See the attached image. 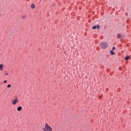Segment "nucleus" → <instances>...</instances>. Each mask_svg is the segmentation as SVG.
Here are the masks:
<instances>
[{
	"instance_id": "1",
	"label": "nucleus",
	"mask_w": 131,
	"mask_h": 131,
	"mask_svg": "<svg viewBox=\"0 0 131 131\" xmlns=\"http://www.w3.org/2000/svg\"><path fill=\"white\" fill-rule=\"evenodd\" d=\"M100 47L101 49L105 50L108 47V45L106 42H102L100 44Z\"/></svg>"
},
{
	"instance_id": "2",
	"label": "nucleus",
	"mask_w": 131,
	"mask_h": 131,
	"mask_svg": "<svg viewBox=\"0 0 131 131\" xmlns=\"http://www.w3.org/2000/svg\"><path fill=\"white\" fill-rule=\"evenodd\" d=\"M45 128L48 131H53L52 127H51V126H50L47 123L45 124Z\"/></svg>"
},
{
	"instance_id": "3",
	"label": "nucleus",
	"mask_w": 131,
	"mask_h": 131,
	"mask_svg": "<svg viewBox=\"0 0 131 131\" xmlns=\"http://www.w3.org/2000/svg\"><path fill=\"white\" fill-rule=\"evenodd\" d=\"M17 98H15V100H14L13 101H12V104L13 105H16V104H17Z\"/></svg>"
},
{
	"instance_id": "4",
	"label": "nucleus",
	"mask_w": 131,
	"mask_h": 131,
	"mask_svg": "<svg viewBox=\"0 0 131 131\" xmlns=\"http://www.w3.org/2000/svg\"><path fill=\"white\" fill-rule=\"evenodd\" d=\"M0 70L3 71L4 70V64H0Z\"/></svg>"
},
{
	"instance_id": "5",
	"label": "nucleus",
	"mask_w": 131,
	"mask_h": 131,
	"mask_svg": "<svg viewBox=\"0 0 131 131\" xmlns=\"http://www.w3.org/2000/svg\"><path fill=\"white\" fill-rule=\"evenodd\" d=\"M22 110V107L21 106H18L17 107V111H21Z\"/></svg>"
},
{
	"instance_id": "6",
	"label": "nucleus",
	"mask_w": 131,
	"mask_h": 131,
	"mask_svg": "<svg viewBox=\"0 0 131 131\" xmlns=\"http://www.w3.org/2000/svg\"><path fill=\"white\" fill-rule=\"evenodd\" d=\"M31 7L32 9H34V8H35V5L34 4H32Z\"/></svg>"
},
{
	"instance_id": "7",
	"label": "nucleus",
	"mask_w": 131,
	"mask_h": 131,
	"mask_svg": "<svg viewBox=\"0 0 131 131\" xmlns=\"http://www.w3.org/2000/svg\"><path fill=\"white\" fill-rule=\"evenodd\" d=\"M110 52H111V55H115V53H114V52H113V50H111Z\"/></svg>"
},
{
	"instance_id": "8",
	"label": "nucleus",
	"mask_w": 131,
	"mask_h": 131,
	"mask_svg": "<svg viewBox=\"0 0 131 131\" xmlns=\"http://www.w3.org/2000/svg\"><path fill=\"white\" fill-rule=\"evenodd\" d=\"M117 38H121V35L120 34H118L117 35Z\"/></svg>"
},
{
	"instance_id": "9",
	"label": "nucleus",
	"mask_w": 131,
	"mask_h": 131,
	"mask_svg": "<svg viewBox=\"0 0 131 131\" xmlns=\"http://www.w3.org/2000/svg\"><path fill=\"white\" fill-rule=\"evenodd\" d=\"M128 59H129V56H127L125 57V59L126 60V61H127V60H128Z\"/></svg>"
},
{
	"instance_id": "10",
	"label": "nucleus",
	"mask_w": 131,
	"mask_h": 131,
	"mask_svg": "<svg viewBox=\"0 0 131 131\" xmlns=\"http://www.w3.org/2000/svg\"><path fill=\"white\" fill-rule=\"evenodd\" d=\"M96 28H97L96 26H94L92 27V29H96Z\"/></svg>"
},
{
	"instance_id": "11",
	"label": "nucleus",
	"mask_w": 131,
	"mask_h": 131,
	"mask_svg": "<svg viewBox=\"0 0 131 131\" xmlns=\"http://www.w3.org/2000/svg\"><path fill=\"white\" fill-rule=\"evenodd\" d=\"M26 16L25 15H21V19H24L25 18Z\"/></svg>"
},
{
	"instance_id": "12",
	"label": "nucleus",
	"mask_w": 131,
	"mask_h": 131,
	"mask_svg": "<svg viewBox=\"0 0 131 131\" xmlns=\"http://www.w3.org/2000/svg\"><path fill=\"white\" fill-rule=\"evenodd\" d=\"M5 74L7 76L9 74V73H8V72H5Z\"/></svg>"
},
{
	"instance_id": "13",
	"label": "nucleus",
	"mask_w": 131,
	"mask_h": 131,
	"mask_svg": "<svg viewBox=\"0 0 131 131\" xmlns=\"http://www.w3.org/2000/svg\"><path fill=\"white\" fill-rule=\"evenodd\" d=\"M96 28H98L99 29V28H100V25H97Z\"/></svg>"
},
{
	"instance_id": "14",
	"label": "nucleus",
	"mask_w": 131,
	"mask_h": 131,
	"mask_svg": "<svg viewBox=\"0 0 131 131\" xmlns=\"http://www.w3.org/2000/svg\"><path fill=\"white\" fill-rule=\"evenodd\" d=\"M7 88H11V84H8L7 85Z\"/></svg>"
},
{
	"instance_id": "15",
	"label": "nucleus",
	"mask_w": 131,
	"mask_h": 131,
	"mask_svg": "<svg viewBox=\"0 0 131 131\" xmlns=\"http://www.w3.org/2000/svg\"><path fill=\"white\" fill-rule=\"evenodd\" d=\"M4 82L5 83H7V82H8V81H7V80H4Z\"/></svg>"
},
{
	"instance_id": "16",
	"label": "nucleus",
	"mask_w": 131,
	"mask_h": 131,
	"mask_svg": "<svg viewBox=\"0 0 131 131\" xmlns=\"http://www.w3.org/2000/svg\"><path fill=\"white\" fill-rule=\"evenodd\" d=\"M44 131H49V130H47V129H44Z\"/></svg>"
},
{
	"instance_id": "17",
	"label": "nucleus",
	"mask_w": 131,
	"mask_h": 131,
	"mask_svg": "<svg viewBox=\"0 0 131 131\" xmlns=\"http://www.w3.org/2000/svg\"><path fill=\"white\" fill-rule=\"evenodd\" d=\"M113 50H115V47H113Z\"/></svg>"
},
{
	"instance_id": "18",
	"label": "nucleus",
	"mask_w": 131,
	"mask_h": 131,
	"mask_svg": "<svg viewBox=\"0 0 131 131\" xmlns=\"http://www.w3.org/2000/svg\"><path fill=\"white\" fill-rule=\"evenodd\" d=\"M119 70H120V68H119Z\"/></svg>"
}]
</instances>
